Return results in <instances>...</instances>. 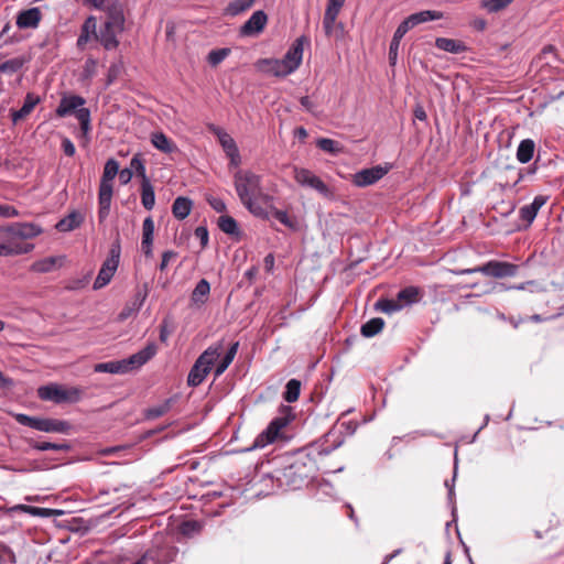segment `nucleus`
I'll use <instances>...</instances> for the list:
<instances>
[{
  "instance_id": "4be33fe9",
  "label": "nucleus",
  "mask_w": 564,
  "mask_h": 564,
  "mask_svg": "<svg viewBox=\"0 0 564 564\" xmlns=\"http://www.w3.org/2000/svg\"><path fill=\"white\" fill-rule=\"evenodd\" d=\"M154 236V221L152 217H147L142 224V242L141 247L147 257L152 256V245Z\"/></svg>"
},
{
  "instance_id": "7c9ffc66",
  "label": "nucleus",
  "mask_w": 564,
  "mask_h": 564,
  "mask_svg": "<svg viewBox=\"0 0 564 564\" xmlns=\"http://www.w3.org/2000/svg\"><path fill=\"white\" fill-rule=\"evenodd\" d=\"M152 144L163 153H172L177 150L176 144L163 132H155L151 135Z\"/></svg>"
},
{
  "instance_id": "a878e982",
  "label": "nucleus",
  "mask_w": 564,
  "mask_h": 564,
  "mask_svg": "<svg viewBox=\"0 0 564 564\" xmlns=\"http://www.w3.org/2000/svg\"><path fill=\"white\" fill-rule=\"evenodd\" d=\"M435 46L438 50L453 54H460L467 51V46L463 41L447 37H437L435 40Z\"/></svg>"
},
{
  "instance_id": "5701e85b",
  "label": "nucleus",
  "mask_w": 564,
  "mask_h": 564,
  "mask_svg": "<svg viewBox=\"0 0 564 564\" xmlns=\"http://www.w3.org/2000/svg\"><path fill=\"white\" fill-rule=\"evenodd\" d=\"M546 203V197L544 196H535L533 202L529 205H524L520 208V218L528 223V225L532 224L534 218L538 215L540 208Z\"/></svg>"
},
{
  "instance_id": "423d86ee",
  "label": "nucleus",
  "mask_w": 564,
  "mask_h": 564,
  "mask_svg": "<svg viewBox=\"0 0 564 564\" xmlns=\"http://www.w3.org/2000/svg\"><path fill=\"white\" fill-rule=\"evenodd\" d=\"M121 254L120 241L117 239L110 247L109 254L107 259L104 261L98 275L94 282V289L99 290L110 283L112 276L115 275Z\"/></svg>"
},
{
  "instance_id": "4d7b16f0",
  "label": "nucleus",
  "mask_w": 564,
  "mask_h": 564,
  "mask_svg": "<svg viewBox=\"0 0 564 564\" xmlns=\"http://www.w3.org/2000/svg\"><path fill=\"white\" fill-rule=\"evenodd\" d=\"M317 147L328 153H336L338 152V143L332 139L322 138L317 140Z\"/></svg>"
},
{
  "instance_id": "412c9836",
  "label": "nucleus",
  "mask_w": 564,
  "mask_h": 564,
  "mask_svg": "<svg viewBox=\"0 0 564 564\" xmlns=\"http://www.w3.org/2000/svg\"><path fill=\"white\" fill-rule=\"evenodd\" d=\"M91 36L97 41V21L95 17H88L82 25V31L77 39L78 48L83 50Z\"/></svg>"
},
{
  "instance_id": "bf43d9fd",
  "label": "nucleus",
  "mask_w": 564,
  "mask_h": 564,
  "mask_svg": "<svg viewBox=\"0 0 564 564\" xmlns=\"http://www.w3.org/2000/svg\"><path fill=\"white\" fill-rule=\"evenodd\" d=\"M15 419L20 424L24 426H29L34 430L37 429L39 417L29 416L26 414H17Z\"/></svg>"
},
{
  "instance_id": "3c124183",
  "label": "nucleus",
  "mask_w": 564,
  "mask_h": 564,
  "mask_svg": "<svg viewBox=\"0 0 564 564\" xmlns=\"http://www.w3.org/2000/svg\"><path fill=\"white\" fill-rule=\"evenodd\" d=\"M57 261H58V259L55 257H48V258L35 261L32 264V270L35 272H41V273L50 272L55 268Z\"/></svg>"
},
{
  "instance_id": "9d476101",
  "label": "nucleus",
  "mask_w": 564,
  "mask_h": 564,
  "mask_svg": "<svg viewBox=\"0 0 564 564\" xmlns=\"http://www.w3.org/2000/svg\"><path fill=\"white\" fill-rule=\"evenodd\" d=\"M283 412H285L284 415L273 419L267 430L258 436L254 443L256 446H263L265 443L274 442L280 431L290 423L293 419L291 408L284 406Z\"/></svg>"
},
{
  "instance_id": "052dcab7",
  "label": "nucleus",
  "mask_w": 564,
  "mask_h": 564,
  "mask_svg": "<svg viewBox=\"0 0 564 564\" xmlns=\"http://www.w3.org/2000/svg\"><path fill=\"white\" fill-rule=\"evenodd\" d=\"M343 6H339L338 3H335V2H328L327 4V8L325 10V14L324 17L327 19V20H330V19H337L339 12H340V9H341Z\"/></svg>"
},
{
  "instance_id": "e2e57ef3",
  "label": "nucleus",
  "mask_w": 564,
  "mask_h": 564,
  "mask_svg": "<svg viewBox=\"0 0 564 564\" xmlns=\"http://www.w3.org/2000/svg\"><path fill=\"white\" fill-rule=\"evenodd\" d=\"M176 257H177V252H175L173 250L164 251L162 254L161 263H160V270L164 271L167 268L170 261L175 259Z\"/></svg>"
},
{
  "instance_id": "de8ad7c7",
  "label": "nucleus",
  "mask_w": 564,
  "mask_h": 564,
  "mask_svg": "<svg viewBox=\"0 0 564 564\" xmlns=\"http://www.w3.org/2000/svg\"><path fill=\"white\" fill-rule=\"evenodd\" d=\"M131 171L135 172V174L141 177V182L150 181L145 173V165L144 160L142 159L141 154H134L133 158L130 161V167Z\"/></svg>"
},
{
  "instance_id": "49530a36",
  "label": "nucleus",
  "mask_w": 564,
  "mask_h": 564,
  "mask_svg": "<svg viewBox=\"0 0 564 564\" xmlns=\"http://www.w3.org/2000/svg\"><path fill=\"white\" fill-rule=\"evenodd\" d=\"M218 227L228 235H236L239 231L237 221L229 215H223L218 218Z\"/></svg>"
},
{
  "instance_id": "c756f323",
  "label": "nucleus",
  "mask_w": 564,
  "mask_h": 564,
  "mask_svg": "<svg viewBox=\"0 0 564 564\" xmlns=\"http://www.w3.org/2000/svg\"><path fill=\"white\" fill-rule=\"evenodd\" d=\"M108 28L115 26L117 30L124 29V15L120 6H111L107 8V20Z\"/></svg>"
},
{
  "instance_id": "0eeeda50",
  "label": "nucleus",
  "mask_w": 564,
  "mask_h": 564,
  "mask_svg": "<svg viewBox=\"0 0 564 564\" xmlns=\"http://www.w3.org/2000/svg\"><path fill=\"white\" fill-rule=\"evenodd\" d=\"M37 395L45 401L55 403L77 402L82 398V390L78 388H63L58 384H47L37 389Z\"/></svg>"
},
{
  "instance_id": "a211bd4d",
  "label": "nucleus",
  "mask_w": 564,
  "mask_h": 564,
  "mask_svg": "<svg viewBox=\"0 0 564 564\" xmlns=\"http://www.w3.org/2000/svg\"><path fill=\"white\" fill-rule=\"evenodd\" d=\"M41 19V10L39 8H31L18 14L17 25L19 29H35L39 26Z\"/></svg>"
},
{
  "instance_id": "79ce46f5",
  "label": "nucleus",
  "mask_w": 564,
  "mask_h": 564,
  "mask_svg": "<svg viewBox=\"0 0 564 564\" xmlns=\"http://www.w3.org/2000/svg\"><path fill=\"white\" fill-rule=\"evenodd\" d=\"M301 392V381L297 379H291L288 381L285 386V391L283 393V399L289 402H295L299 400Z\"/></svg>"
},
{
  "instance_id": "c03bdc74",
  "label": "nucleus",
  "mask_w": 564,
  "mask_h": 564,
  "mask_svg": "<svg viewBox=\"0 0 564 564\" xmlns=\"http://www.w3.org/2000/svg\"><path fill=\"white\" fill-rule=\"evenodd\" d=\"M254 2L256 0H234L227 6L226 13L232 17L238 15L250 9Z\"/></svg>"
},
{
  "instance_id": "f704fd0d",
  "label": "nucleus",
  "mask_w": 564,
  "mask_h": 564,
  "mask_svg": "<svg viewBox=\"0 0 564 564\" xmlns=\"http://www.w3.org/2000/svg\"><path fill=\"white\" fill-rule=\"evenodd\" d=\"M238 348H239V341H235L230 345L226 355L224 356V358L220 360V362L215 368V378L220 377L226 371V369L229 367V365L235 359Z\"/></svg>"
},
{
  "instance_id": "c9c22d12",
  "label": "nucleus",
  "mask_w": 564,
  "mask_h": 564,
  "mask_svg": "<svg viewBox=\"0 0 564 564\" xmlns=\"http://www.w3.org/2000/svg\"><path fill=\"white\" fill-rule=\"evenodd\" d=\"M238 348H239V341H235L230 345L226 355L224 356V358L220 360V362L215 368V378L220 377L226 371V369L229 367V365L235 359Z\"/></svg>"
},
{
  "instance_id": "20e7f679",
  "label": "nucleus",
  "mask_w": 564,
  "mask_h": 564,
  "mask_svg": "<svg viewBox=\"0 0 564 564\" xmlns=\"http://www.w3.org/2000/svg\"><path fill=\"white\" fill-rule=\"evenodd\" d=\"M11 236L12 238L20 239L14 245L2 243V256L3 254H21L28 253L33 249V245L25 241V239L33 238L40 234V229L32 224H12L10 226H2V234Z\"/></svg>"
},
{
  "instance_id": "6ab92c4d",
  "label": "nucleus",
  "mask_w": 564,
  "mask_h": 564,
  "mask_svg": "<svg viewBox=\"0 0 564 564\" xmlns=\"http://www.w3.org/2000/svg\"><path fill=\"white\" fill-rule=\"evenodd\" d=\"M123 30H117V28L115 29V26L108 28V24L104 23V26L97 32V41L100 42L106 50H115L119 45L117 36Z\"/></svg>"
},
{
  "instance_id": "f8f14e48",
  "label": "nucleus",
  "mask_w": 564,
  "mask_h": 564,
  "mask_svg": "<svg viewBox=\"0 0 564 564\" xmlns=\"http://www.w3.org/2000/svg\"><path fill=\"white\" fill-rule=\"evenodd\" d=\"M268 23V15L264 11H254L251 17L240 26V36H258L263 32Z\"/></svg>"
},
{
  "instance_id": "cd10ccee",
  "label": "nucleus",
  "mask_w": 564,
  "mask_h": 564,
  "mask_svg": "<svg viewBox=\"0 0 564 564\" xmlns=\"http://www.w3.org/2000/svg\"><path fill=\"white\" fill-rule=\"evenodd\" d=\"M147 295H148L147 292L138 291L134 294L132 301L129 302L120 312L119 319L124 321V319L129 318L131 315H133L134 313H137L142 307V305L147 299Z\"/></svg>"
},
{
  "instance_id": "473e14b6",
  "label": "nucleus",
  "mask_w": 564,
  "mask_h": 564,
  "mask_svg": "<svg viewBox=\"0 0 564 564\" xmlns=\"http://www.w3.org/2000/svg\"><path fill=\"white\" fill-rule=\"evenodd\" d=\"M238 348H239V341H235L230 345L226 355L224 356V358L220 360V362L215 368V378L220 377L226 371V369L229 367V365L235 359Z\"/></svg>"
},
{
  "instance_id": "8fccbe9b",
  "label": "nucleus",
  "mask_w": 564,
  "mask_h": 564,
  "mask_svg": "<svg viewBox=\"0 0 564 564\" xmlns=\"http://www.w3.org/2000/svg\"><path fill=\"white\" fill-rule=\"evenodd\" d=\"M269 216L272 215L275 219H278L281 224L284 226L295 229L296 228V220L288 215L286 212L279 210L273 206H270V210H268Z\"/></svg>"
},
{
  "instance_id": "aec40b11",
  "label": "nucleus",
  "mask_w": 564,
  "mask_h": 564,
  "mask_svg": "<svg viewBox=\"0 0 564 564\" xmlns=\"http://www.w3.org/2000/svg\"><path fill=\"white\" fill-rule=\"evenodd\" d=\"M72 425L63 420L56 419H41L39 417L37 431L46 433H63L68 434Z\"/></svg>"
},
{
  "instance_id": "680f3d73",
  "label": "nucleus",
  "mask_w": 564,
  "mask_h": 564,
  "mask_svg": "<svg viewBox=\"0 0 564 564\" xmlns=\"http://www.w3.org/2000/svg\"><path fill=\"white\" fill-rule=\"evenodd\" d=\"M208 204L210 207L216 210L217 213H224L226 212V204L221 198L210 196L207 198Z\"/></svg>"
},
{
  "instance_id": "864d4df0",
  "label": "nucleus",
  "mask_w": 564,
  "mask_h": 564,
  "mask_svg": "<svg viewBox=\"0 0 564 564\" xmlns=\"http://www.w3.org/2000/svg\"><path fill=\"white\" fill-rule=\"evenodd\" d=\"M230 53L229 48L213 50L207 56V61L212 66L220 64Z\"/></svg>"
},
{
  "instance_id": "603ef678",
  "label": "nucleus",
  "mask_w": 564,
  "mask_h": 564,
  "mask_svg": "<svg viewBox=\"0 0 564 564\" xmlns=\"http://www.w3.org/2000/svg\"><path fill=\"white\" fill-rule=\"evenodd\" d=\"M32 447L37 451H68L67 443H51V442H33Z\"/></svg>"
},
{
  "instance_id": "c85d7f7f",
  "label": "nucleus",
  "mask_w": 564,
  "mask_h": 564,
  "mask_svg": "<svg viewBox=\"0 0 564 564\" xmlns=\"http://www.w3.org/2000/svg\"><path fill=\"white\" fill-rule=\"evenodd\" d=\"M192 207L193 202L189 198L178 196L172 205V214L176 219L183 220L189 215Z\"/></svg>"
},
{
  "instance_id": "bb28decb",
  "label": "nucleus",
  "mask_w": 564,
  "mask_h": 564,
  "mask_svg": "<svg viewBox=\"0 0 564 564\" xmlns=\"http://www.w3.org/2000/svg\"><path fill=\"white\" fill-rule=\"evenodd\" d=\"M210 293V284L207 280L202 279L196 284L195 289L191 295V302L195 306H202L206 303L208 295Z\"/></svg>"
},
{
  "instance_id": "a19ab883",
  "label": "nucleus",
  "mask_w": 564,
  "mask_h": 564,
  "mask_svg": "<svg viewBox=\"0 0 564 564\" xmlns=\"http://www.w3.org/2000/svg\"><path fill=\"white\" fill-rule=\"evenodd\" d=\"M514 0H481L479 7L488 13H498L506 10Z\"/></svg>"
},
{
  "instance_id": "69168bd1",
  "label": "nucleus",
  "mask_w": 564,
  "mask_h": 564,
  "mask_svg": "<svg viewBox=\"0 0 564 564\" xmlns=\"http://www.w3.org/2000/svg\"><path fill=\"white\" fill-rule=\"evenodd\" d=\"M62 150L67 156H74L76 152L74 143L68 138H63Z\"/></svg>"
},
{
  "instance_id": "4468645a",
  "label": "nucleus",
  "mask_w": 564,
  "mask_h": 564,
  "mask_svg": "<svg viewBox=\"0 0 564 564\" xmlns=\"http://www.w3.org/2000/svg\"><path fill=\"white\" fill-rule=\"evenodd\" d=\"M388 171V167H382L380 165L364 169L354 175L352 182L356 186L366 187L381 180Z\"/></svg>"
},
{
  "instance_id": "2eb2a0df",
  "label": "nucleus",
  "mask_w": 564,
  "mask_h": 564,
  "mask_svg": "<svg viewBox=\"0 0 564 564\" xmlns=\"http://www.w3.org/2000/svg\"><path fill=\"white\" fill-rule=\"evenodd\" d=\"M85 104L86 100L82 96H64L61 99L58 107L56 108V116L59 118H64L72 112L75 113L79 108H83Z\"/></svg>"
},
{
  "instance_id": "1a4fd4ad",
  "label": "nucleus",
  "mask_w": 564,
  "mask_h": 564,
  "mask_svg": "<svg viewBox=\"0 0 564 564\" xmlns=\"http://www.w3.org/2000/svg\"><path fill=\"white\" fill-rule=\"evenodd\" d=\"M443 18V13L441 11L435 10H424L409 15L404 21H402L397 28L393 36L402 40V37L406 34L409 30L412 28L432 20H440Z\"/></svg>"
},
{
  "instance_id": "a18cd8bd",
  "label": "nucleus",
  "mask_w": 564,
  "mask_h": 564,
  "mask_svg": "<svg viewBox=\"0 0 564 564\" xmlns=\"http://www.w3.org/2000/svg\"><path fill=\"white\" fill-rule=\"evenodd\" d=\"M375 307L382 313L391 314L400 311L403 305L398 300L380 299L376 302Z\"/></svg>"
},
{
  "instance_id": "2f4dec72",
  "label": "nucleus",
  "mask_w": 564,
  "mask_h": 564,
  "mask_svg": "<svg viewBox=\"0 0 564 564\" xmlns=\"http://www.w3.org/2000/svg\"><path fill=\"white\" fill-rule=\"evenodd\" d=\"M535 151V143L532 139H524L520 142L517 149V160L520 163H528L532 160Z\"/></svg>"
},
{
  "instance_id": "7ed1b4c3",
  "label": "nucleus",
  "mask_w": 564,
  "mask_h": 564,
  "mask_svg": "<svg viewBox=\"0 0 564 564\" xmlns=\"http://www.w3.org/2000/svg\"><path fill=\"white\" fill-rule=\"evenodd\" d=\"M156 354L154 344L147 345L142 350L131 355L129 358L119 361L97 364L96 372L124 373L131 369L139 368L147 364Z\"/></svg>"
},
{
  "instance_id": "774afa93",
  "label": "nucleus",
  "mask_w": 564,
  "mask_h": 564,
  "mask_svg": "<svg viewBox=\"0 0 564 564\" xmlns=\"http://www.w3.org/2000/svg\"><path fill=\"white\" fill-rule=\"evenodd\" d=\"M323 26H324L325 34L327 36H332L334 34V32H335V29H336V20L335 19L327 20L324 17V19H323Z\"/></svg>"
},
{
  "instance_id": "13d9d810",
  "label": "nucleus",
  "mask_w": 564,
  "mask_h": 564,
  "mask_svg": "<svg viewBox=\"0 0 564 564\" xmlns=\"http://www.w3.org/2000/svg\"><path fill=\"white\" fill-rule=\"evenodd\" d=\"M400 42H401V40H399V39L393 36L392 41L390 43V47H389V63L392 66L395 65V63H397L399 47H400Z\"/></svg>"
},
{
  "instance_id": "b1692460",
  "label": "nucleus",
  "mask_w": 564,
  "mask_h": 564,
  "mask_svg": "<svg viewBox=\"0 0 564 564\" xmlns=\"http://www.w3.org/2000/svg\"><path fill=\"white\" fill-rule=\"evenodd\" d=\"M14 512H26L31 516H37V517H50L54 514L56 511L53 509L47 508H39V507H32L26 505H17L12 508L6 509L2 507V514H12Z\"/></svg>"
},
{
  "instance_id": "09e8293b",
  "label": "nucleus",
  "mask_w": 564,
  "mask_h": 564,
  "mask_svg": "<svg viewBox=\"0 0 564 564\" xmlns=\"http://www.w3.org/2000/svg\"><path fill=\"white\" fill-rule=\"evenodd\" d=\"M75 117L79 121L80 132H83V134H89V132L91 130L89 109L88 108H79L75 112Z\"/></svg>"
},
{
  "instance_id": "dca6fc26",
  "label": "nucleus",
  "mask_w": 564,
  "mask_h": 564,
  "mask_svg": "<svg viewBox=\"0 0 564 564\" xmlns=\"http://www.w3.org/2000/svg\"><path fill=\"white\" fill-rule=\"evenodd\" d=\"M40 96L28 93L23 102V106L19 110H11V118L14 124L25 120L30 113L34 110L35 106L40 104Z\"/></svg>"
},
{
  "instance_id": "393cba45",
  "label": "nucleus",
  "mask_w": 564,
  "mask_h": 564,
  "mask_svg": "<svg viewBox=\"0 0 564 564\" xmlns=\"http://www.w3.org/2000/svg\"><path fill=\"white\" fill-rule=\"evenodd\" d=\"M84 221V216L77 210H73L66 217L56 224V229L61 232L72 231L78 228Z\"/></svg>"
},
{
  "instance_id": "72a5a7b5",
  "label": "nucleus",
  "mask_w": 564,
  "mask_h": 564,
  "mask_svg": "<svg viewBox=\"0 0 564 564\" xmlns=\"http://www.w3.org/2000/svg\"><path fill=\"white\" fill-rule=\"evenodd\" d=\"M238 348H239V341H235L230 345L226 355L224 356V358L220 360V362L215 368V378L220 377L226 371V369L229 367V365L235 359Z\"/></svg>"
},
{
  "instance_id": "e433bc0d",
  "label": "nucleus",
  "mask_w": 564,
  "mask_h": 564,
  "mask_svg": "<svg viewBox=\"0 0 564 564\" xmlns=\"http://www.w3.org/2000/svg\"><path fill=\"white\" fill-rule=\"evenodd\" d=\"M383 327L384 321L380 317H373L361 326L360 333L364 337L370 338L379 334Z\"/></svg>"
},
{
  "instance_id": "9b49d317",
  "label": "nucleus",
  "mask_w": 564,
  "mask_h": 564,
  "mask_svg": "<svg viewBox=\"0 0 564 564\" xmlns=\"http://www.w3.org/2000/svg\"><path fill=\"white\" fill-rule=\"evenodd\" d=\"M294 180L302 186L310 187L315 189L317 193H319L323 196H329L330 191L328 186L312 171L307 169H301V167H294Z\"/></svg>"
},
{
  "instance_id": "6e6d98bb",
  "label": "nucleus",
  "mask_w": 564,
  "mask_h": 564,
  "mask_svg": "<svg viewBox=\"0 0 564 564\" xmlns=\"http://www.w3.org/2000/svg\"><path fill=\"white\" fill-rule=\"evenodd\" d=\"M173 332V321L170 317H165L160 325V340L166 343Z\"/></svg>"
},
{
  "instance_id": "f257e3e1",
  "label": "nucleus",
  "mask_w": 564,
  "mask_h": 564,
  "mask_svg": "<svg viewBox=\"0 0 564 564\" xmlns=\"http://www.w3.org/2000/svg\"><path fill=\"white\" fill-rule=\"evenodd\" d=\"M260 175L246 170H239L234 175V185L241 204L256 217L269 219L268 209L258 200L268 204L272 196L264 194Z\"/></svg>"
},
{
  "instance_id": "0e129e2a",
  "label": "nucleus",
  "mask_w": 564,
  "mask_h": 564,
  "mask_svg": "<svg viewBox=\"0 0 564 564\" xmlns=\"http://www.w3.org/2000/svg\"><path fill=\"white\" fill-rule=\"evenodd\" d=\"M3 563L17 564L14 552L4 545H2V564Z\"/></svg>"
},
{
  "instance_id": "39448f33",
  "label": "nucleus",
  "mask_w": 564,
  "mask_h": 564,
  "mask_svg": "<svg viewBox=\"0 0 564 564\" xmlns=\"http://www.w3.org/2000/svg\"><path fill=\"white\" fill-rule=\"evenodd\" d=\"M224 346L221 343L209 346L204 350L194 362L187 377V384L189 387H198L207 377L212 367L217 361L223 352Z\"/></svg>"
},
{
  "instance_id": "ea45409f",
  "label": "nucleus",
  "mask_w": 564,
  "mask_h": 564,
  "mask_svg": "<svg viewBox=\"0 0 564 564\" xmlns=\"http://www.w3.org/2000/svg\"><path fill=\"white\" fill-rule=\"evenodd\" d=\"M212 131L217 135L218 141L221 144L226 154H229V153L238 150V147H237L235 140L225 130L217 128V127H213Z\"/></svg>"
},
{
  "instance_id": "5fc2aeb1",
  "label": "nucleus",
  "mask_w": 564,
  "mask_h": 564,
  "mask_svg": "<svg viewBox=\"0 0 564 564\" xmlns=\"http://www.w3.org/2000/svg\"><path fill=\"white\" fill-rule=\"evenodd\" d=\"M24 62L22 57H14L2 62V73H17L22 68Z\"/></svg>"
},
{
  "instance_id": "338daca9",
  "label": "nucleus",
  "mask_w": 564,
  "mask_h": 564,
  "mask_svg": "<svg viewBox=\"0 0 564 564\" xmlns=\"http://www.w3.org/2000/svg\"><path fill=\"white\" fill-rule=\"evenodd\" d=\"M195 236L200 240V243L203 247L207 246L208 243V230L205 227H197L195 229Z\"/></svg>"
},
{
  "instance_id": "4c0bfd02",
  "label": "nucleus",
  "mask_w": 564,
  "mask_h": 564,
  "mask_svg": "<svg viewBox=\"0 0 564 564\" xmlns=\"http://www.w3.org/2000/svg\"><path fill=\"white\" fill-rule=\"evenodd\" d=\"M141 203L147 210H151L154 207L155 194L150 181L141 182Z\"/></svg>"
},
{
  "instance_id": "58836bf2",
  "label": "nucleus",
  "mask_w": 564,
  "mask_h": 564,
  "mask_svg": "<svg viewBox=\"0 0 564 564\" xmlns=\"http://www.w3.org/2000/svg\"><path fill=\"white\" fill-rule=\"evenodd\" d=\"M421 292L416 286H408L399 291L397 300L403 306L406 304H413L420 301Z\"/></svg>"
},
{
  "instance_id": "6e6552de",
  "label": "nucleus",
  "mask_w": 564,
  "mask_h": 564,
  "mask_svg": "<svg viewBox=\"0 0 564 564\" xmlns=\"http://www.w3.org/2000/svg\"><path fill=\"white\" fill-rule=\"evenodd\" d=\"M518 270L519 267L517 264L505 261L491 260L481 267L464 270L462 271V273L481 272L484 274L497 279H502L507 276H514Z\"/></svg>"
},
{
  "instance_id": "f03ea898",
  "label": "nucleus",
  "mask_w": 564,
  "mask_h": 564,
  "mask_svg": "<svg viewBox=\"0 0 564 564\" xmlns=\"http://www.w3.org/2000/svg\"><path fill=\"white\" fill-rule=\"evenodd\" d=\"M119 172V163L115 159H109L104 166L99 192H98V218L102 223L109 215L113 186L112 182Z\"/></svg>"
},
{
  "instance_id": "f3484780",
  "label": "nucleus",
  "mask_w": 564,
  "mask_h": 564,
  "mask_svg": "<svg viewBox=\"0 0 564 564\" xmlns=\"http://www.w3.org/2000/svg\"><path fill=\"white\" fill-rule=\"evenodd\" d=\"M257 67L267 74H271L278 77H284L291 74L282 59L275 58H263L258 61Z\"/></svg>"
},
{
  "instance_id": "37998d69",
  "label": "nucleus",
  "mask_w": 564,
  "mask_h": 564,
  "mask_svg": "<svg viewBox=\"0 0 564 564\" xmlns=\"http://www.w3.org/2000/svg\"><path fill=\"white\" fill-rule=\"evenodd\" d=\"M172 408V399H167L159 405L149 408L144 412V416L148 420H154L166 414Z\"/></svg>"
},
{
  "instance_id": "ddd939ff",
  "label": "nucleus",
  "mask_w": 564,
  "mask_h": 564,
  "mask_svg": "<svg viewBox=\"0 0 564 564\" xmlns=\"http://www.w3.org/2000/svg\"><path fill=\"white\" fill-rule=\"evenodd\" d=\"M304 44H310V39L305 35H302L295 40V42L282 58L283 63L291 73L296 70L302 63Z\"/></svg>"
}]
</instances>
